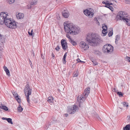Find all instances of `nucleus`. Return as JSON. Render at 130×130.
<instances>
[{
  "label": "nucleus",
  "instance_id": "nucleus-1",
  "mask_svg": "<svg viewBox=\"0 0 130 130\" xmlns=\"http://www.w3.org/2000/svg\"><path fill=\"white\" fill-rule=\"evenodd\" d=\"M8 14L5 12H2L0 13V24H3L5 23L7 26L10 28L15 29L17 25L14 21H11L10 18H8Z\"/></svg>",
  "mask_w": 130,
  "mask_h": 130
},
{
  "label": "nucleus",
  "instance_id": "nucleus-2",
  "mask_svg": "<svg viewBox=\"0 0 130 130\" xmlns=\"http://www.w3.org/2000/svg\"><path fill=\"white\" fill-rule=\"evenodd\" d=\"M63 25L65 32L70 35H75L80 31L79 28L72 23H67L64 22Z\"/></svg>",
  "mask_w": 130,
  "mask_h": 130
},
{
  "label": "nucleus",
  "instance_id": "nucleus-3",
  "mask_svg": "<svg viewBox=\"0 0 130 130\" xmlns=\"http://www.w3.org/2000/svg\"><path fill=\"white\" fill-rule=\"evenodd\" d=\"M100 38L99 36L94 33L88 34L86 38V40L88 42L92 45L94 46L99 43Z\"/></svg>",
  "mask_w": 130,
  "mask_h": 130
},
{
  "label": "nucleus",
  "instance_id": "nucleus-4",
  "mask_svg": "<svg viewBox=\"0 0 130 130\" xmlns=\"http://www.w3.org/2000/svg\"><path fill=\"white\" fill-rule=\"evenodd\" d=\"M113 47L110 44H106L104 46L102 50L105 54L110 53L113 51Z\"/></svg>",
  "mask_w": 130,
  "mask_h": 130
},
{
  "label": "nucleus",
  "instance_id": "nucleus-5",
  "mask_svg": "<svg viewBox=\"0 0 130 130\" xmlns=\"http://www.w3.org/2000/svg\"><path fill=\"white\" fill-rule=\"evenodd\" d=\"M24 91L26 97L27 102L29 103L30 101L29 96L31 94L32 89L30 88V86L28 84H27L26 85Z\"/></svg>",
  "mask_w": 130,
  "mask_h": 130
},
{
  "label": "nucleus",
  "instance_id": "nucleus-6",
  "mask_svg": "<svg viewBox=\"0 0 130 130\" xmlns=\"http://www.w3.org/2000/svg\"><path fill=\"white\" fill-rule=\"evenodd\" d=\"M78 109V106L74 105L68 109L67 112L70 114H73L76 112Z\"/></svg>",
  "mask_w": 130,
  "mask_h": 130
},
{
  "label": "nucleus",
  "instance_id": "nucleus-7",
  "mask_svg": "<svg viewBox=\"0 0 130 130\" xmlns=\"http://www.w3.org/2000/svg\"><path fill=\"white\" fill-rule=\"evenodd\" d=\"M127 14L126 12L121 11L119 12L118 13L117 17L119 19L123 21L124 19L127 17Z\"/></svg>",
  "mask_w": 130,
  "mask_h": 130
},
{
  "label": "nucleus",
  "instance_id": "nucleus-8",
  "mask_svg": "<svg viewBox=\"0 0 130 130\" xmlns=\"http://www.w3.org/2000/svg\"><path fill=\"white\" fill-rule=\"evenodd\" d=\"M84 13L86 16L90 18L92 17L94 14V11L91 9L85 10L84 11Z\"/></svg>",
  "mask_w": 130,
  "mask_h": 130
},
{
  "label": "nucleus",
  "instance_id": "nucleus-9",
  "mask_svg": "<svg viewBox=\"0 0 130 130\" xmlns=\"http://www.w3.org/2000/svg\"><path fill=\"white\" fill-rule=\"evenodd\" d=\"M80 46L82 48H85L84 49L85 50H87L88 49L89 47L88 45L84 41H81L80 42Z\"/></svg>",
  "mask_w": 130,
  "mask_h": 130
},
{
  "label": "nucleus",
  "instance_id": "nucleus-10",
  "mask_svg": "<svg viewBox=\"0 0 130 130\" xmlns=\"http://www.w3.org/2000/svg\"><path fill=\"white\" fill-rule=\"evenodd\" d=\"M87 97H86L84 95L80 96H78L77 98V100L79 103H82L85 101Z\"/></svg>",
  "mask_w": 130,
  "mask_h": 130
},
{
  "label": "nucleus",
  "instance_id": "nucleus-11",
  "mask_svg": "<svg viewBox=\"0 0 130 130\" xmlns=\"http://www.w3.org/2000/svg\"><path fill=\"white\" fill-rule=\"evenodd\" d=\"M61 44L62 48L64 50H66L68 47L67 43L66 41L63 39H62L61 41Z\"/></svg>",
  "mask_w": 130,
  "mask_h": 130
},
{
  "label": "nucleus",
  "instance_id": "nucleus-12",
  "mask_svg": "<svg viewBox=\"0 0 130 130\" xmlns=\"http://www.w3.org/2000/svg\"><path fill=\"white\" fill-rule=\"evenodd\" d=\"M12 94L17 101L18 103H20L21 102L20 99V98L18 97V95L17 93L13 92L12 93Z\"/></svg>",
  "mask_w": 130,
  "mask_h": 130
},
{
  "label": "nucleus",
  "instance_id": "nucleus-13",
  "mask_svg": "<svg viewBox=\"0 0 130 130\" xmlns=\"http://www.w3.org/2000/svg\"><path fill=\"white\" fill-rule=\"evenodd\" d=\"M90 89L89 88H88L86 89L83 93V95L86 97H87L90 93Z\"/></svg>",
  "mask_w": 130,
  "mask_h": 130
},
{
  "label": "nucleus",
  "instance_id": "nucleus-14",
  "mask_svg": "<svg viewBox=\"0 0 130 130\" xmlns=\"http://www.w3.org/2000/svg\"><path fill=\"white\" fill-rule=\"evenodd\" d=\"M93 53L95 54L98 56H100L102 55V53L99 50H93Z\"/></svg>",
  "mask_w": 130,
  "mask_h": 130
},
{
  "label": "nucleus",
  "instance_id": "nucleus-15",
  "mask_svg": "<svg viewBox=\"0 0 130 130\" xmlns=\"http://www.w3.org/2000/svg\"><path fill=\"white\" fill-rule=\"evenodd\" d=\"M62 16L65 18H67L69 16L68 12H66L65 11L62 12Z\"/></svg>",
  "mask_w": 130,
  "mask_h": 130
},
{
  "label": "nucleus",
  "instance_id": "nucleus-16",
  "mask_svg": "<svg viewBox=\"0 0 130 130\" xmlns=\"http://www.w3.org/2000/svg\"><path fill=\"white\" fill-rule=\"evenodd\" d=\"M16 17L18 19H22L24 17V14L22 13H19L17 15Z\"/></svg>",
  "mask_w": 130,
  "mask_h": 130
},
{
  "label": "nucleus",
  "instance_id": "nucleus-17",
  "mask_svg": "<svg viewBox=\"0 0 130 130\" xmlns=\"http://www.w3.org/2000/svg\"><path fill=\"white\" fill-rule=\"evenodd\" d=\"M53 98L52 96H49L47 99V101L50 104H52L53 103Z\"/></svg>",
  "mask_w": 130,
  "mask_h": 130
},
{
  "label": "nucleus",
  "instance_id": "nucleus-18",
  "mask_svg": "<svg viewBox=\"0 0 130 130\" xmlns=\"http://www.w3.org/2000/svg\"><path fill=\"white\" fill-rule=\"evenodd\" d=\"M51 124H52V123L51 122L50 123L47 122L44 126V127L45 129H47L49 128Z\"/></svg>",
  "mask_w": 130,
  "mask_h": 130
},
{
  "label": "nucleus",
  "instance_id": "nucleus-19",
  "mask_svg": "<svg viewBox=\"0 0 130 130\" xmlns=\"http://www.w3.org/2000/svg\"><path fill=\"white\" fill-rule=\"evenodd\" d=\"M124 22H126V23L128 25H130V20L128 19V18H126L124 19L123 21Z\"/></svg>",
  "mask_w": 130,
  "mask_h": 130
},
{
  "label": "nucleus",
  "instance_id": "nucleus-20",
  "mask_svg": "<svg viewBox=\"0 0 130 130\" xmlns=\"http://www.w3.org/2000/svg\"><path fill=\"white\" fill-rule=\"evenodd\" d=\"M123 130H130V124H127L124 127Z\"/></svg>",
  "mask_w": 130,
  "mask_h": 130
},
{
  "label": "nucleus",
  "instance_id": "nucleus-21",
  "mask_svg": "<svg viewBox=\"0 0 130 130\" xmlns=\"http://www.w3.org/2000/svg\"><path fill=\"white\" fill-rule=\"evenodd\" d=\"M0 108L3 109H4L6 111H7L8 110V108L6 106L4 105H1L0 106Z\"/></svg>",
  "mask_w": 130,
  "mask_h": 130
},
{
  "label": "nucleus",
  "instance_id": "nucleus-22",
  "mask_svg": "<svg viewBox=\"0 0 130 130\" xmlns=\"http://www.w3.org/2000/svg\"><path fill=\"white\" fill-rule=\"evenodd\" d=\"M4 41V39L3 35L0 34V43H3Z\"/></svg>",
  "mask_w": 130,
  "mask_h": 130
},
{
  "label": "nucleus",
  "instance_id": "nucleus-23",
  "mask_svg": "<svg viewBox=\"0 0 130 130\" xmlns=\"http://www.w3.org/2000/svg\"><path fill=\"white\" fill-rule=\"evenodd\" d=\"M67 53H66L63 57V62L64 64H65L66 62V58L67 56Z\"/></svg>",
  "mask_w": 130,
  "mask_h": 130
},
{
  "label": "nucleus",
  "instance_id": "nucleus-24",
  "mask_svg": "<svg viewBox=\"0 0 130 130\" xmlns=\"http://www.w3.org/2000/svg\"><path fill=\"white\" fill-rule=\"evenodd\" d=\"M18 111L19 112H21L23 110V108L21 107L20 105L17 108Z\"/></svg>",
  "mask_w": 130,
  "mask_h": 130
},
{
  "label": "nucleus",
  "instance_id": "nucleus-25",
  "mask_svg": "<svg viewBox=\"0 0 130 130\" xmlns=\"http://www.w3.org/2000/svg\"><path fill=\"white\" fill-rule=\"evenodd\" d=\"M105 7L109 8L111 10V11H113V8L111 6L107 5H106V6H105Z\"/></svg>",
  "mask_w": 130,
  "mask_h": 130
},
{
  "label": "nucleus",
  "instance_id": "nucleus-26",
  "mask_svg": "<svg viewBox=\"0 0 130 130\" xmlns=\"http://www.w3.org/2000/svg\"><path fill=\"white\" fill-rule=\"evenodd\" d=\"M107 30H102V33L103 34V36H106V34L107 33Z\"/></svg>",
  "mask_w": 130,
  "mask_h": 130
},
{
  "label": "nucleus",
  "instance_id": "nucleus-27",
  "mask_svg": "<svg viewBox=\"0 0 130 130\" xmlns=\"http://www.w3.org/2000/svg\"><path fill=\"white\" fill-rule=\"evenodd\" d=\"M70 34L67 33L66 35V37L69 39V41H71L72 40V39L69 35Z\"/></svg>",
  "mask_w": 130,
  "mask_h": 130
},
{
  "label": "nucleus",
  "instance_id": "nucleus-28",
  "mask_svg": "<svg viewBox=\"0 0 130 130\" xmlns=\"http://www.w3.org/2000/svg\"><path fill=\"white\" fill-rule=\"evenodd\" d=\"M3 43H0V51H2L3 50Z\"/></svg>",
  "mask_w": 130,
  "mask_h": 130
},
{
  "label": "nucleus",
  "instance_id": "nucleus-29",
  "mask_svg": "<svg viewBox=\"0 0 130 130\" xmlns=\"http://www.w3.org/2000/svg\"><path fill=\"white\" fill-rule=\"evenodd\" d=\"M122 104H123L124 107H128V103L126 102H125L122 103Z\"/></svg>",
  "mask_w": 130,
  "mask_h": 130
},
{
  "label": "nucleus",
  "instance_id": "nucleus-30",
  "mask_svg": "<svg viewBox=\"0 0 130 130\" xmlns=\"http://www.w3.org/2000/svg\"><path fill=\"white\" fill-rule=\"evenodd\" d=\"M7 121L9 123L11 124H13V122H12V120L10 118H8V119L7 120Z\"/></svg>",
  "mask_w": 130,
  "mask_h": 130
},
{
  "label": "nucleus",
  "instance_id": "nucleus-31",
  "mask_svg": "<svg viewBox=\"0 0 130 130\" xmlns=\"http://www.w3.org/2000/svg\"><path fill=\"white\" fill-rule=\"evenodd\" d=\"M92 62L93 63V65L95 66L98 65V63L96 60H93Z\"/></svg>",
  "mask_w": 130,
  "mask_h": 130
},
{
  "label": "nucleus",
  "instance_id": "nucleus-32",
  "mask_svg": "<svg viewBox=\"0 0 130 130\" xmlns=\"http://www.w3.org/2000/svg\"><path fill=\"white\" fill-rule=\"evenodd\" d=\"M117 93L119 95V97H122L123 95V94L121 92H117Z\"/></svg>",
  "mask_w": 130,
  "mask_h": 130
},
{
  "label": "nucleus",
  "instance_id": "nucleus-33",
  "mask_svg": "<svg viewBox=\"0 0 130 130\" xmlns=\"http://www.w3.org/2000/svg\"><path fill=\"white\" fill-rule=\"evenodd\" d=\"M102 28L103 29V30H107V26L106 25H103L102 27Z\"/></svg>",
  "mask_w": 130,
  "mask_h": 130
},
{
  "label": "nucleus",
  "instance_id": "nucleus-34",
  "mask_svg": "<svg viewBox=\"0 0 130 130\" xmlns=\"http://www.w3.org/2000/svg\"><path fill=\"white\" fill-rule=\"evenodd\" d=\"M37 2L36 1H33V2H31V5H36L37 3Z\"/></svg>",
  "mask_w": 130,
  "mask_h": 130
},
{
  "label": "nucleus",
  "instance_id": "nucleus-35",
  "mask_svg": "<svg viewBox=\"0 0 130 130\" xmlns=\"http://www.w3.org/2000/svg\"><path fill=\"white\" fill-rule=\"evenodd\" d=\"M113 34V32L112 29V31L109 32L108 34V35L109 37H110L112 36Z\"/></svg>",
  "mask_w": 130,
  "mask_h": 130
},
{
  "label": "nucleus",
  "instance_id": "nucleus-36",
  "mask_svg": "<svg viewBox=\"0 0 130 130\" xmlns=\"http://www.w3.org/2000/svg\"><path fill=\"white\" fill-rule=\"evenodd\" d=\"M69 42H71V43L73 45H75L77 44L75 42L72 40V39L71 41H69Z\"/></svg>",
  "mask_w": 130,
  "mask_h": 130
},
{
  "label": "nucleus",
  "instance_id": "nucleus-37",
  "mask_svg": "<svg viewBox=\"0 0 130 130\" xmlns=\"http://www.w3.org/2000/svg\"><path fill=\"white\" fill-rule=\"evenodd\" d=\"M78 70H77L75 73L74 74V77H77L78 75Z\"/></svg>",
  "mask_w": 130,
  "mask_h": 130
},
{
  "label": "nucleus",
  "instance_id": "nucleus-38",
  "mask_svg": "<svg viewBox=\"0 0 130 130\" xmlns=\"http://www.w3.org/2000/svg\"><path fill=\"white\" fill-rule=\"evenodd\" d=\"M95 117L99 120H101V119L100 117L99 116L98 114H96L95 116Z\"/></svg>",
  "mask_w": 130,
  "mask_h": 130
},
{
  "label": "nucleus",
  "instance_id": "nucleus-39",
  "mask_svg": "<svg viewBox=\"0 0 130 130\" xmlns=\"http://www.w3.org/2000/svg\"><path fill=\"white\" fill-rule=\"evenodd\" d=\"M5 71L6 72V74L7 75H8V76H10V71L8 69V70H6Z\"/></svg>",
  "mask_w": 130,
  "mask_h": 130
},
{
  "label": "nucleus",
  "instance_id": "nucleus-40",
  "mask_svg": "<svg viewBox=\"0 0 130 130\" xmlns=\"http://www.w3.org/2000/svg\"><path fill=\"white\" fill-rule=\"evenodd\" d=\"M15 0H8V1L10 4H11L13 3L15 1Z\"/></svg>",
  "mask_w": 130,
  "mask_h": 130
},
{
  "label": "nucleus",
  "instance_id": "nucleus-41",
  "mask_svg": "<svg viewBox=\"0 0 130 130\" xmlns=\"http://www.w3.org/2000/svg\"><path fill=\"white\" fill-rule=\"evenodd\" d=\"M120 39V36L119 35H117L116 36V40H119Z\"/></svg>",
  "mask_w": 130,
  "mask_h": 130
},
{
  "label": "nucleus",
  "instance_id": "nucleus-42",
  "mask_svg": "<svg viewBox=\"0 0 130 130\" xmlns=\"http://www.w3.org/2000/svg\"><path fill=\"white\" fill-rule=\"evenodd\" d=\"M33 32V31L32 30L30 32L29 31L28 32V33L29 35L32 36Z\"/></svg>",
  "mask_w": 130,
  "mask_h": 130
},
{
  "label": "nucleus",
  "instance_id": "nucleus-43",
  "mask_svg": "<svg viewBox=\"0 0 130 130\" xmlns=\"http://www.w3.org/2000/svg\"><path fill=\"white\" fill-rule=\"evenodd\" d=\"M55 49L56 51H58L60 49L59 46V45H57L55 48Z\"/></svg>",
  "mask_w": 130,
  "mask_h": 130
},
{
  "label": "nucleus",
  "instance_id": "nucleus-44",
  "mask_svg": "<svg viewBox=\"0 0 130 130\" xmlns=\"http://www.w3.org/2000/svg\"><path fill=\"white\" fill-rule=\"evenodd\" d=\"M125 2L126 3L128 4L130 3V0H125Z\"/></svg>",
  "mask_w": 130,
  "mask_h": 130
},
{
  "label": "nucleus",
  "instance_id": "nucleus-45",
  "mask_svg": "<svg viewBox=\"0 0 130 130\" xmlns=\"http://www.w3.org/2000/svg\"><path fill=\"white\" fill-rule=\"evenodd\" d=\"M112 91H113L115 92H117L118 90L116 88H114L112 89Z\"/></svg>",
  "mask_w": 130,
  "mask_h": 130
},
{
  "label": "nucleus",
  "instance_id": "nucleus-46",
  "mask_svg": "<svg viewBox=\"0 0 130 130\" xmlns=\"http://www.w3.org/2000/svg\"><path fill=\"white\" fill-rule=\"evenodd\" d=\"M3 68H4V70L5 71H6L7 70H8L7 67L5 66H4Z\"/></svg>",
  "mask_w": 130,
  "mask_h": 130
},
{
  "label": "nucleus",
  "instance_id": "nucleus-47",
  "mask_svg": "<svg viewBox=\"0 0 130 130\" xmlns=\"http://www.w3.org/2000/svg\"><path fill=\"white\" fill-rule=\"evenodd\" d=\"M126 59L127 60L130 62V58L128 57H126Z\"/></svg>",
  "mask_w": 130,
  "mask_h": 130
},
{
  "label": "nucleus",
  "instance_id": "nucleus-48",
  "mask_svg": "<svg viewBox=\"0 0 130 130\" xmlns=\"http://www.w3.org/2000/svg\"><path fill=\"white\" fill-rule=\"evenodd\" d=\"M102 3L103 4H104L105 5H107V2H105L104 1H103Z\"/></svg>",
  "mask_w": 130,
  "mask_h": 130
},
{
  "label": "nucleus",
  "instance_id": "nucleus-49",
  "mask_svg": "<svg viewBox=\"0 0 130 130\" xmlns=\"http://www.w3.org/2000/svg\"><path fill=\"white\" fill-rule=\"evenodd\" d=\"M107 5H112V3H108L107 4Z\"/></svg>",
  "mask_w": 130,
  "mask_h": 130
},
{
  "label": "nucleus",
  "instance_id": "nucleus-50",
  "mask_svg": "<svg viewBox=\"0 0 130 130\" xmlns=\"http://www.w3.org/2000/svg\"><path fill=\"white\" fill-rule=\"evenodd\" d=\"M52 57H53V58L54 59V58L55 57V56L54 55V54H53V53H52Z\"/></svg>",
  "mask_w": 130,
  "mask_h": 130
},
{
  "label": "nucleus",
  "instance_id": "nucleus-51",
  "mask_svg": "<svg viewBox=\"0 0 130 130\" xmlns=\"http://www.w3.org/2000/svg\"><path fill=\"white\" fill-rule=\"evenodd\" d=\"M80 60L79 58H78L77 59V61L78 62H80Z\"/></svg>",
  "mask_w": 130,
  "mask_h": 130
},
{
  "label": "nucleus",
  "instance_id": "nucleus-52",
  "mask_svg": "<svg viewBox=\"0 0 130 130\" xmlns=\"http://www.w3.org/2000/svg\"><path fill=\"white\" fill-rule=\"evenodd\" d=\"M64 115L66 117H67L68 116V115L67 113H65L64 114Z\"/></svg>",
  "mask_w": 130,
  "mask_h": 130
},
{
  "label": "nucleus",
  "instance_id": "nucleus-53",
  "mask_svg": "<svg viewBox=\"0 0 130 130\" xmlns=\"http://www.w3.org/2000/svg\"><path fill=\"white\" fill-rule=\"evenodd\" d=\"M29 63H30L31 66H31H32V65L31 66V64H32V63H31V62L30 61V60H29Z\"/></svg>",
  "mask_w": 130,
  "mask_h": 130
},
{
  "label": "nucleus",
  "instance_id": "nucleus-54",
  "mask_svg": "<svg viewBox=\"0 0 130 130\" xmlns=\"http://www.w3.org/2000/svg\"><path fill=\"white\" fill-rule=\"evenodd\" d=\"M80 62H81V63H85L84 61H81L80 60Z\"/></svg>",
  "mask_w": 130,
  "mask_h": 130
},
{
  "label": "nucleus",
  "instance_id": "nucleus-55",
  "mask_svg": "<svg viewBox=\"0 0 130 130\" xmlns=\"http://www.w3.org/2000/svg\"><path fill=\"white\" fill-rule=\"evenodd\" d=\"M118 41V40H116V41H115V43L116 44H117V43Z\"/></svg>",
  "mask_w": 130,
  "mask_h": 130
},
{
  "label": "nucleus",
  "instance_id": "nucleus-56",
  "mask_svg": "<svg viewBox=\"0 0 130 130\" xmlns=\"http://www.w3.org/2000/svg\"><path fill=\"white\" fill-rule=\"evenodd\" d=\"M115 1V0H110V2H114Z\"/></svg>",
  "mask_w": 130,
  "mask_h": 130
},
{
  "label": "nucleus",
  "instance_id": "nucleus-57",
  "mask_svg": "<svg viewBox=\"0 0 130 130\" xmlns=\"http://www.w3.org/2000/svg\"><path fill=\"white\" fill-rule=\"evenodd\" d=\"M97 24L98 25H99L100 24L99 22L97 20Z\"/></svg>",
  "mask_w": 130,
  "mask_h": 130
},
{
  "label": "nucleus",
  "instance_id": "nucleus-58",
  "mask_svg": "<svg viewBox=\"0 0 130 130\" xmlns=\"http://www.w3.org/2000/svg\"><path fill=\"white\" fill-rule=\"evenodd\" d=\"M119 108L121 110H122L123 109V108H121L120 107H119Z\"/></svg>",
  "mask_w": 130,
  "mask_h": 130
},
{
  "label": "nucleus",
  "instance_id": "nucleus-59",
  "mask_svg": "<svg viewBox=\"0 0 130 130\" xmlns=\"http://www.w3.org/2000/svg\"><path fill=\"white\" fill-rule=\"evenodd\" d=\"M2 120H5V118H4V117H3L2 118Z\"/></svg>",
  "mask_w": 130,
  "mask_h": 130
},
{
  "label": "nucleus",
  "instance_id": "nucleus-60",
  "mask_svg": "<svg viewBox=\"0 0 130 130\" xmlns=\"http://www.w3.org/2000/svg\"><path fill=\"white\" fill-rule=\"evenodd\" d=\"M109 1H106V2H107V3H109Z\"/></svg>",
  "mask_w": 130,
  "mask_h": 130
},
{
  "label": "nucleus",
  "instance_id": "nucleus-61",
  "mask_svg": "<svg viewBox=\"0 0 130 130\" xmlns=\"http://www.w3.org/2000/svg\"><path fill=\"white\" fill-rule=\"evenodd\" d=\"M8 119V118H5V120H6L7 121V119Z\"/></svg>",
  "mask_w": 130,
  "mask_h": 130
},
{
  "label": "nucleus",
  "instance_id": "nucleus-62",
  "mask_svg": "<svg viewBox=\"0 0 130 130\" xmlns=\"http://www.w3.org/2000/svg\"><path fill=\"white\" fill-rule=\"evenodd\" d=\"M129 118H130V116H129Z\"/></svg>",
  "mask_w": 130,
  "mask_h": 130
},
{
  "label": "nucleus",
  "instance_id": "nucleus-63",
  "mask_svg": "<svg viewBox=\"0 0 130 130\" xmlns=\"http://www.w3.org/2000/svg\"><path fill=\"white\" fill-rule=\"evenodd\" d=\"M57 0H56V1H57Z\"/></svg>",
  "mask_w": 130,
  "mask_h": 130
}]
</instances>
